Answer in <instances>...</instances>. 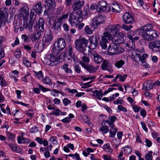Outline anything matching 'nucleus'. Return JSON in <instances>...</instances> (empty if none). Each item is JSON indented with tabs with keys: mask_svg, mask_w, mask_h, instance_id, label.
Instances as JSON below:
<instances>
[{
	"mask_svg": "<svg viewBox=\"0 0 160 160\" xmlns=\"http://www.w3.org/2000/svg\"><path fill=\"white\" fill-rule=\"evenodd\" d=\"M148 46L153 51L160 52V40H157L151 42L148 44Z\"/></svg>",
	"mask_w": 160,
	"mask_h": 160,
	"instance_id": "9",
	"label": "nucleus"
},
{
	"mask_svg": "<svg viewBox=\"0 0 160 160\" xmlns=\"http://www.w3.org/2000/svg\"><path fill=\"white\" fill-rule=\"evenodd\" d=\"M51 91V94L54 97H57L58 95V93H61V91L59 90H58L56 89H53L52 90H50Z\"/></svg>",
	"mask_w": 160,
	"mask_h": 160,
	"instance_id": "39",
	"label": "nucleus"
},
{
	"mask_svg": "<svg viewBox=\"0 0 160 160\" xmlns=\"http://www.w3.org/2000/svg\"><path fill=\"white\" fill-rule=\"evenodd\" d=\"M63 102L65 106H67L68 104L71 103L70 100H69L67 98H64L63 101Z\"/></svg>",
	"mask_w": 160,
	"mask_h": 160,
	"instance_id": "55",
	"label": "nucleus"
},
{
	"mask_svg": "<svg viewBox=\"0 0 160 160\" xmlns=\"http://www.w3.org/2000/svg\"><path fill=\"white\" fill-rule=\"evenodd\" d=\"M114 42L110 44L107 50L108 53L109 55H115L122 53L124 49L122 48L118 47L117 44L122 42L118 41V39L114 41Z\"/></svg>",
	"mask_w": 160,
	"mask_h": 160,
	"instance_id": "2",
	"label": "nucleus"
},
{
	"mask_svg": "<svg viewBox=\"0 0 160 160\" xmlns=\"http://www.w3.org/2000/svg\"><path fill=\"white\" fill-rule=\"evenodd\" d=\"M124 149V152L126 154H129L132 151V149L130 147L127 146L124 148H122Z\"/></svg>",
	"mask_w": 160,
	"mask_h": 160,
	"instance_id": "41",
	"label": "nucleus"
},
{
	"mask_svg": "<svg viewBox=\"0 0 160 160\" xmlns=\"http://www.w3.org/2000/svg\"><path fill=\"white\" fill-rule=\"evenodd\" d=\"M85 31L88 34H91L92 33V32L88 26H86L85 28Z\"/></svg>",
	"mask_w": 160,
	"mask_h": 160,
	"instance_id": "54",
	"label": "nucleus"
},
{
	"mask_svg": "<svg viewBox=\"0 0 160 160\" xmlns=\"http://www.w3.org/2000/svg\"><path fill=\"white\" fill-rule=\"evenodd\" d=\"M69 22L72 26H76L77 23H79L77 20V18L74 17L73 14L71 13L69 19Z\"/></svg>",
	"mask_w": 160,
	"mask_h": 160,
	"instance_id": "25",
	"label": "nucleus"
},
{
	"mask_svg": "<svg viewBox=\"0 0 160 160\" xmlns=\"http://www.w3.org/2000/svg\"><path fill=\"white\" fill-rule=\"evenodd\" d=\"M44 20L42 18L39 19L38 22L37 23V27H38V29L42 32H43L44 30Z\"/></svg>",
	"mask_w": 160,
	"mask_h": 160,
	"instance_id": "20",
	"label": "nucleus"
},
{
	"mask_svg": "<svg viewBox=\"0 0 160 160\" xmlns=\"http://www.w3.org/2000/svg\"><path fill=\"white\" fill-rule=\"evenodd\" d=\"M111 40L110 36L106 33H103V35L102 36L101 40L99 42V44L102 49H106L107 47V43Z\"/></svg>",
	"mask_w": 160,
	"mask_h": 160,
	"instance_id": "8",
	"label": "nucleus"
},
{
	"mask_svg": "<svg viewBox=\"0 0 160 160\" xmlns=\"http://www.w3.org/2000/svg\"><path fill=\"white\" fill-rule=\"evenodd\" d=\"M108 11H111L115 12H119L121 11V8H120L118 4L117 3H112L109 5V9Z\"/></svg>",
	"mask_w": 160,
	"mask_h": 160,
	"instance_id": "16",
	"label": "nucleus"
},
{
	"mask_svg": "<svg viewBox=\"0 0 160 160\" xmlns=\"http://www.w3.org/2000/svg\"><path fill=\"white\" fill-rule=\"evenodd\" d=\"M153 83H152L151 81H148L143 84V89L144 90H150L153 88Z\"/></svg>",
	"mask_w": 160,
	"mask_h": 160,
	"instance_id": "26",
	"label": "nucleus"
},
{
	"mask_svg": "<svg viewBox=\"0 0 160 160\" xmlns=\"http://www.w3.org/2000/svg\"><path fill=\"white\" fill-rule=\"evenodd\" d=\"M152 151H150L146 154L145 156V158L146 160H152L153 158L152 153Z\"/></svg>",
	"mask_w": 160,
	"mask_h": 160,
	"instance_id": "38",
	"label": "nucleus"
},
{
	"mask_svg": "<svg viewBox=\"0 0 160 160\" xmlns=\"http://www.w3.org/2000/svg\"><path fill=\"white\" fill-rule=\"evenodd\" d=\"M56 46L62 50L65 48L66 43L65 40L63 38H59L57 39Z\"/></svg>",
	"mask_w": 160,
	"mask_h": 160,
	"instance_id": "17",
	"label": "nucleus"
},
{
	"mask_svg": "<svg viewBox=\"0 0 160 160\" xmlns=\"http://www.w3.org/2000/svg\"><path fill=\"white\" fill-rule=\"evenodd\" d=\"M103 149L105 150H107L108 149L107 151L109 152H112V150L111 148L110 145L109 143H107L105 144L103 147Z\"/></svg>",
	"mask_w": 160,
	"mask_h": 160,
	"instance_id": "43",
	"label": "nucleus"
},
{
	"mask_svg": "<svg viewBox=\"0 0 160 160\" xmlns=\"http://www.w3.org/2000/svg\"><path fill=\"white\" fill-rule=\"evenodd\" d=\"M62 51V50H60L58 47L56 46L55 43L54 44L53 47L51 50L52 53L54 56L59 54Z\"/></svg>",
	"mask_w": 160,
	"mask_h": 160,
	"instance_id": "28",
	"label": "nucleus"
},
{
	"mask_svg": "<svg viewBox=\"0 0 160 160\" xmlns=\"http://www.w3.org/2000/svg\"><path fill=\"white\" fill-rule=\"evenodd\" d=\"M21 14L23 17L25 18L28 16L29 14V10L27 7H24L21 9L20 12Z\"/></svg>",
	"mask_w": 160,
	"mask_h": 160,
	"instance_id": "29",
	"label": "nucleus"
},
{
	"mask_svg": "<svg viewBox=\"0 0 160 160\" xmlns=\"http://www.w3.org/2000/svg\"><path fill=\"white\" fill-rule=\"evenodd\" d=\"M88 42V40L84 38L76 40L75 41V47L76 49L85 55L88 51L86 50L88 48L87 44Z\"/></svg>",
	"mask_w": 160,
	"mask_h": 160,
	"instance_id": "3",
	"label": "nucleus"
},
{
	"mask_svg": "<svg viewBox=\"0 0 160 160\" xmlns=\"http://www.w3.org/2000/svg\"><path fill=\"white\" fill-rule=\"evenodd\" d=\"M124 61L122 60H120L116 61L114 64L115 67L118 68H122L123 65L125 64Z\"/></svg>",
	"mask_w": 160,
	"mask_h": 160,
	"instance_id": "35",
	"label": "nucleus"
},
{
	"mask_svg": "<svg viewBox=\"0 0 160 160\" xmlns=\"http://www.w3.org/2000/svg\"><path fill=\"white\" fill-rule=\"evenodd\" d=\"M145 142L146 143V145L147 147H150L152 145V142L148 139H146Z\"/></svg>",
	"mask_w": 160,
	"mask_h": 160,
	"instance_id": "56",
	"label": "nucleus"
},
{
	"mask_svg": "<svg viewBox=\"0 0 160 160\" xmlns=\"http://www.w3.org/2000/svg\"><path fill=\"white\" fill-rule=\"evenodd\" d=\"M37 127L34 126L31 128L30 130V132L31 133H34L37 131Z\"/></svg>",
	"mask_w": 160,
	"mask_h": 160,
	"instance_id": "64",
	"label": "nucleus"
},
{
	"mask_svg": "<svg viewBox=\"0 0 160 160\" xmlns=\"http://www.w3.org/2000/svg\"><path fill=\"white\" fill-rule=\"evenodd\" d=\"M61 112V111L58 108H56L55 109L54 112H52L51 114L58 116L60 115V113Z\"/></svg>",
	"mask_w": 160,
	"mask_h": 160,
	"instance_id": "52",
	"label": "nucleus"
},
{
	"mask_svg": "<svg viewBox=\"0 0 160 160\" xmlns=\"http://www.w3.org/2000/svg\"><path fill=\"white\" fill-rule=\"evenodd\" d=\"M5 16L2 10L0 9V28L3 25H5Z\"/></svg>",
	"mask_w": 160,
	"mask_h": 160,
	"instance_id": "30",
	"label": "nucleus"
},
{
	"mask_svg": "<svg viewBox=\"0 0 160 160\" xmlns=\"http://www.w3.org/2000/svg\"><path fill=\"white\" fill-rule=\"evenodd\" d=\"M61 24L56 22L54 23V28L56 30H59L61 29Z\"/></svg>",
	"mask_w": 160,
	"mask_h": 160,
	"instance_id": "44",
	"label": "nucleus"
},
{
	"mask_svg": "<svg viewBox=\"0 0 160 160\" xmlns=\"http://www.w3.org/2000/svg\"><path fill=\"white\" fill-rule=\"evenodd\" d=\"M38 12L36 11V9L34 8L32 9L31 10L30 14L29 20L34 21L36 19V15Z\"/></svg>",
	"mask_w": 160,
	"mask_h": 160,
	"instance_id": "27",
	"label": "nucleus"
},
{
	"mask_svg": "<svg viewBox=\"0 0 160 160\" xmlns=\"http://www.w3.org/2000/svg\"><path fill=\"white\" fill-rule=\"evenodd\" d=\"M118 77L119 78V80L121 82H124L126 78L127 77V74H125L123 75L120 74H118Z\"/></svg>",
	"mask_w": 160,
	"mask_h": 160,
	"instance_id": "51",
	"label": "nucleus"
},
{
	"mask_svg": "<svg viewBox=\"0 0 160 160\" xmlns=\"http://www.w3.org/2000/svg\"><path fill=\"white\" fill-rule=\"evenodd\" d=\"M123 102V100L122 98H119L116 100L113 101V103L115 104H122Z\"/></svg>",
	"mask_w": 160,
	"mask_h": 160,
	"instance_id": "49",
	"label": "nucleus"
},
{
	"mask_svg": "<svg viewBox=\"0 0 160 160\" xmlns=\"http://www.w3.org/2000/svg\"><path fill=\"white\" fill-rule=\"evenodd\" d=\"M74 68L76 72L78 73H79L81 72V69L79 66L75 65L74 66Z\"/></svg>",
	"mask_w": 160,
	"mask_h": 160,
	"instance_id": "60",
	"label": "nucleus"
},
{
	"mask_svg": "<svg viewBox=\"0 0 160 160\" xmlns=\"http://www.w3.org/2000/svg\"><path fill=\"white\" fill-rule=\"evenodd\" d=\"M34 72L35 74L36 77L39 79L41 80L43 78V75L41 71H39L38 72H37L36 71H34Z\"/></svg>",
	"mask_w": 160,
	"mask_h": 160,
	"instance_id": "42",
	"label": "nucleus"
},
{
	"mask_svg": "<svg viewBox=\"0 0 160 160\" xmlns=\"http://www.w3.org/2000/svg\"><path fill=\"white\" fill-rule=\"evenodd\" d=\"M64 54H65L63 55L62 54H60L58 57H57L53 55L48 57L45 59L46 64L52 66L58 64L60 61V57L62 55L64 56Z\"/></svg>",
	"mask_w": 160,
	"mask_h": 160,
	"instance_id": "7",
	"label": "nucleus"
},
{
	"mask_svg": "<svg viewBox=\"0 0 160 160\" xmlns=\"http://www.w3.org/2000/svg\"><path fill=\"white\" fill-rule=\"evenodd\" d=\"M124 22L126 24H131L134 22V18L132 14L130 12H126L122 16Z\"/></svg>",
	"mask_w": 160,
	"mask_h": 160,
	"instance_id": "10",
	"label": "nucleus"
},
{
	"mask_svg": "<svg viewBox=\"0 0 160 160\" xmlns=\"http://www.w3.org/2000/svg\"><path fill=\"white\" fill-rule=\"evenodd\" d=\"M14 56L17 58H19L21 56V50L19 49L18 51H16L14 53Z\"/></svg>",
	"mask_w": 160,
	"mask_h": 160,
	"instance_id": "53",
	"label": "nucleus"
},
{
	"mask_svg": "<svg viewBox=\"0 0 160 160\" xmlns=\"http://www.w3.org/2000/svg\"><path fill=\"white\" fill-rule=\"evenodd\" d=\"M99 38L94 36H91L89 38L90 44L89 48L92 49H94L96 48L98 45V40Z\"/></svg>",
	"mask_w": 160,
	"mask_h": 160,
	"instance_id": "14",
	"label": "nucleus"
},
{
	"mask_svg": "<svg viewBox=\"0 0 160 160\" xmlns=\"http://www.w3.org/2000/svg\"><path fill=\"white\" fill-rule=\"evenodd\" d=\"M68 65L67 63H65L61 67V69L64 70L66 73H72V71L71 69L68 68Z\"/></svg>",
	"mask_w": 160,
	"mask_h": 160,
	"instance_id": "33",
	"label": "nucleus"
},
{
	"mask_svg": "<svg viewBox=\"0 0 160 160\" xmlns=\"http://www.w3.org/2000/svg\"><path fill=\"white\" fill-rule=\"evenodd\" d=\"M4 50L2 48L0 49V60L3 58L4 56Z\"/></svg>",
	"mask_w": 160,
	"mask_h": 160,
	"instance_id": "62",
	"label": "nucleus"
},
{
	"mask_svg": "<svg viewBox=\"0 0 160 160\" xmlns=\"http://www.w3.org/2000/svg\"><path fill=\"white\" fill-rule=\"evenodd\" d=\"M102 91L95 90L93 92V95L96 96L98 99L100 100L102 96Z\"/></svg>",
	"mask_w": 160,
	"mask_h": 160,
	"instance_id": "31",
	"label": "nucleus"
},
{
	"mask_svg": "<svg viewBox=\"0 0 160 160\" xmlns=\"http://www.w3.org/2000/svg\"><path fill=\"white\" fill-rule=\"evenodd\" d=\"M67 49H68L67 52L68 56H69L70 57H72L73 53H74L73 52L72 48L71 47L69 46Z\"/></svg>",
	"mask_w": 160,
	"mask_h": 160,
	"instance_id": "50",
	"label": "nucleus"
},
{
	"mask_svg": "<svg viewBox=\"0 0 160 160\" xmlns=\"http://www.w3.org/2000/svg\"><path fill=\"white\" fill-rule=\"evenodd\" d=\"M112 127L111 128V129L110 130L109 137L111 138H114L118 131V129L117 128L115 127V126Z\"/></svg>",
	"mask_w": 160,
	"mask_h": 160,
	"instance_id": "32",
	"label": "nucleus"
},
{
	"mask_svg": "<svg viewBox=\"0 0 160 160\" xmlns=\"http://www.w3.org/2000/svg\"><path fill=\"white\" fill-rule=\"evenodd\" d=\"M82 65L90 73H93L96 71L95 68L92 65L86 64L84 63H82Z\"/></svg>",
	"mask_w": 160,
	"mask_h": 160,
	"instance_id": "21",
	"label": "nucleus"
},
{
	"mask_svg": "<svg viewBox=\"0 0 160 160\" xmlns=\"http://www.w3.org/2000/svg\"><path fill=\"white\" fill-rule=\"evenodd\" d=\"M153 26L148 24L141 27L133 32V35L142 36L144 40L151 41L157 38L159 35L157 32L152 30Z\"/></svg>",
	"mask_w": 160,
	"mask_h": 160,
	"instance_id": "1",
	"label": "nucleus"
},
{
	"mask_svg": "<svg viewBox=\"0 0 160 160\" xmlns=\"http://www.w3.org/2000/svg\"><path fill=\"white\" fill-rule=\"evenodd\" d=\"M68 156L69 157H75L76 158L77 160H80V158L79 157V155L78 154L76 153L75 154H70L69 155H68Z\"/></svg>",
	"mask_w": 160,
	"mask_h": 160,
	"instance_id": "57",
	"label": "nucleus"
},
{
	"mask_svg": "<svg viewBox=\"0 0 160 160\" xmlns=\"http://www.w3.org/2000/svg\"><path fill=\"white\" fill-rule=\"evenodd\" d=\"M121 28V26L119 24L108 25L106 28V32L103 33H106L112 39V35L114 36L117 35Z\"/></svg>",
	"mask_w": 160,
	"mask_h": 160,
	"instance_id": "4",
	"label": "nucleus"
},
{
	"mask_svg": "<svg viewBox=\"0 0 160 160\" xmlns=\"http://www.w3.org/2000/svg\"><path fill=\"white\" fill-rule=\"evenodd\" d=\"M42 82L44 83L50 85L52 84L51 80L48 77H46L42 79Z\"/></svg>",
	"mask_w": 160,
	"mask_h": 160,
	"instance_id": "40",
	"label": "nucleus"
},
{
	"mask_svg": "<svg viewBox=\"0 0 160 160\" xmlns=\"http://www.w3.org/2000/svg\"><path fill=\"white\" fill-rule=\"evenodd\" d=\"M109 61L107 60H104L101 65V68L102 70H107L108 66Z\"/></svg>",
	"mask_w": 160,
	"mask_h": 160,
	"instance_id": "37",
	"label": "nucleus"
},
{
	"mask_svg": "<svg viewBox=\"0 0 160 160\" xmlns=\"http://www.w3.org/2000/svg\"><path fill=\"white\" fill-rule=\"evenodd\" d=\"M141 124L142 128L146 132H148V129L147 128L145 123L144 122H141Z\"/></svg>",
	"mask_w": 160,
	"mask_h": 160,
	"instance_id": "61",
	"label": "nucleus"
},
{
	"mask_svg": "<svg viewBox=\"0 0 160 160\" xmlns=\"http://www.w3.org/2000/svg\"><path fill=\"white\" fill-rule=\"evenodd\" d=\"M92 55L93 60L95 63L97 64L100 63L102 61V58L99 55L95 52H93Z\"/></svg>",
	"mask_w": 160,
	"mask_h": 160,
	"instance_id": "19",
	"label": "nucleus"
},
{
	"mask_svg": "<svg viewBox=\"0 0 160 160\" xmlns=\"http://www.w3.org/2000/svg\"><path fill=\"white\" fill-rule=\"evenodd\" d=\"M84 4V0H78L75 2L72 6V9L73 11H75L78 9H80Z\"/></svg>",
	"mask_w": 160,
	"mask_h": 160,
	"instance_id": "15",
	"label": "nucleus"
},
{
	"mask_svg": "<svg viewBox=\"0 0 160 160\" xmlns=\"http://www.w3.org/2000/svg\"><path fill=\"white\" fill-rule=\"evenodd\" d=\"M102 125V126L100 127L99 130L102 132L103 134H105L108 133L109 131V129L107 126Z\"/></svg>",
	"mask_w": 160,
	"mask_h": 160,
	"instance_id": "36",
	"label": "nucleus"
},
{
	"mask_svg": "<svg viewBox=\"0 0 160 160\" xmlns=\"http://www.w3.org/2000/svg\"><path fill=\"white\" fill-rule=\"evenodd\" d=\"M98 8L97 10L100 13L106 11L108 8V3L105 1H102L99 2L98 4Z\"/></svg>",
	"mask_w": 160,
	"mask_h": 160,
	"instance_id": "12",
	"label": "nucleus"
},
{
	"mask_svg": "<svg viewBox=\"0 0 160 160\" xmlns=\"http://www.w3.org/2000/svg\"><path fill=\"white\" fill-rule=\"evenodd\" d=\"M41 31L38 29L35 31L31 37V38L32 41H38L41 38Z\"/></svg>",
	"mask_w": 160,
	"mask_h": 160,
	"instance_id": "18",
	"label": "nucleus"
},
{
	"mask_svg": "<svg viewBox=\"0 0 160 160\" xmlns=\"http://www.w3.org/2000/svg\"><path fill=\"white\" fill-rule=\"evenodd\" d=\"M0 84L2 87H4L7 86L6 82L1 76H0Z\"/></svg>",
	"mask_w": 160,
	"mask_h": 160,
	"instance_id": "47",
	"label": "nucleus"
},
{
	"mask_svg": "<svg viewBox=\"0 0 160 160\" xmlns=\"http://www.w3.org/2000/svg\"><path fill=\"white\" fill-rule=\"evenodd\" d=\"M45 7L46 8L50 9L55 6V2L54 0H45Z\"/></svg>",
	"mask_w": 160,
	"mask_h": 160,
	"instance_id": "24",
	"label": "nucleus"
},
{
	"mask_svg": "<svg viewBox=\"0 0 160 160\" xmlns=\"http://www.w3.org/2000/svg\"><path fill=\"white\" fill-rule=\"evenodd\" d=\"M131 53L132 56L133 57H132L133 60L138 62H144L148 56V54H147L143 53L139 51L136 52L134 50L132 51Z\"/></svg>",
	"mask_w": 160,
	"mask_h": 160,
	"instance_id": "6",
	"label": "nucleus"
},
{
	"mask_svg": "<svg viewBox=\"0 0 160 160\" xmlns=\"http://www.w3.org/2000/svg\"><path fill=\"white\" fill-rule=\"evenodd\" d=\"M38 87H39V88L41 89L42 90V91H43L46 92V91H49V89H48V88H47L44 87H43L40 84L38 85Z\"/></svg>",
	"mask_w": 160,
	"mask_h": 160,
	"instance_id": "63",
	"label": "nucleus"
},
{
	"mask_svg": "<svg viewBox=\"0 0 160 160\" xmlns=\"http://www.w3.org/2000/svg\"><path fill=\"white\" fill-rule=\"evenodd\" d=\"M52 39V35L51 32L45 35L42 39L43 46L46 47L50 44Z\"/></svg>",
	"mask_w": 160,
	"mask_h": 160,
	"instance_id": "11",
	"label": "nucleus"
},
{
	"mask_svg": "<svg viewBox=\"0 0 160 160\" xmlns=\"http://www.w3.org/2000/svg\"><path fill=\"white\" fill-rule=\"evenodd\" d=\"M35 8L38 14L40 15L41 13V11L42 8V6L40 2H38L35 5Z\"/></svg>",
	"mask_w": 160,
	"mask_h": 160,
	"instance_id": "34",
	"label": "nucleus"
},
{
	"mask_svg": "<svg viewBox=\"0 0 160 160\" xmlns=\"http://www.w3.org/2000/svg\"><path fill=\"white\" fill-rule=\"evenodd\" d=\"M22 38L25 42H28L30 41V36H28L26 34H23L21 36Z\"/></svg>",
	"mask_w": 160,
	"mask_h": 160,
	"instance_id": "45",
	"label": "nucleus"
},
{
	"mask_svg": "<svg viewBox=\"0 0 160 160\" xmlns=\"http://www.w3.org/2000/svg\"><path fill=\"white\" fill-rule=\"evenodd\" d=\"M23 64L27 67H30L31 64L30 62L26 58H24L23 59Z\"/></svg>",
	"mask_w": 160,
	"mask_h": 160,
	"instance_id": "48",
	"label": "nucleus"
},
{
	"mask_svg": "<svg viewBox=\"0 0 160 160\" xmlns=\"http://www.w3.org/2000/svg\"><path fill=\"white\" fill-rule=\"evenodd\" d=\"M82 60L84 62L86 63H88L90 61L89 58L86 56L83 57L82 58Z\"/></svg>",
	"mask_w": 160,
	"mask_h": 160,
	"instance_id": "59",
	"label": "nucleus"
},
{
	"mask_svg": "<svg viewBox=\"0 0 160 160\" xmlns=\"http://www.w3.org/2000/svg\"><path fill=\"white\" fill-rule=\"evenodd\" d=\"M121 28L125 30L129 31L132 28V25L128 26L127 25L123 24L122 25Z\"/></svg>",
	"mask_w": 160,
	"mask_h": 160,
	"instance_id": "46",
	"label": "nucleus"
},
{
	"mask_svg": "<svg viewBox=\"0 0 160 160\" xmlns=\"http://www.w3.org/2000/svg\"><path fill=\"white\" fill-rule=\"evenodd\" d=\"M116 117L114 116H109L107 120L103 121L102 122L101 125H105L106 122L108 123L111 128H113V127L115 126L113 123L116 121Z\"/></svg>",
	"mask_w": 160,
	"mask_h": 160,
	"instance_id": "13",
	"label": "nucleus"
},
{
	"mask_svg": "<svg viewBox=\"0 0 160 160\" xmlns=\"http://www.w3.org/2000/svg\"><path fill=\"white\" fill-rule=\"evenodd\" d=\"M104 17L101 15H98L93 18L90 24V27L93 29H96L98 26L104 23Z\"/></svg>",
	"mask_w": 160,
	"mask_h": 160,
	"instance_id": "5",
	"label": "nucleus"
},
{
	"mask_svg": "<svg viewBox=\"0 0 160 160\" xmlns=\"http://www.w3.org/2000/svg\"><path fill=\"white\" fill-rule=\"evenodd\" d=\"M74 12V13L76 14V15H74V17L77 18V20L79 22H81L83 20V16L81 9H78Z\"/></svg>",
	"mask_w": 160,
	"mask_h": 160,
	"instance_id": "22",
	"label": "nucleus"
},
{
	"mask_svg": "<svg viewBox=\"0 0 160 160\" xmlns=\"http://www.w3.org/2000/svg\"><path fill=\"white\" fill-rule=\"evenodd\" d=\"M33 21L30 20L28 22H24L23 27L25 29H28L30 32H32V26L33 24Z\"/></svg>",
	"mask_w": 160,
	"mask_h": 160,
	"instance_id": "23",
	"label": "nucleus"
},
{
	"mask_svg": "<svg viewBox=\"0 0 160 160\" xmlns=\"http://www.w3.org/2000/svg\"><path fill=\"white\" fill-rule=\"evenodd\" d=\"M118 109L120 111H122L124 112H126L127 111V109L126 108H124L123 106L122 105H118Z\"/></svg>",
	"mask_w": 160,
	"mask_h": 160,
	"instance_id": "58",
	"label": "nucleus"
}]
</instances>
